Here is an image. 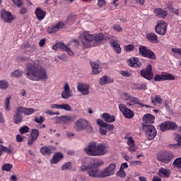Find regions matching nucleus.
<instances>
[{
  "mask_svg": "<svg viewBox=\"0 0 181 181\" xmlns=\"http://www.w3.org/2000/svg\"><path fill=\"white\" fill-rule=\"evenodd\" d=\"M116 168L117 165L115 163H110L107 167L100 171V177H110V176H112L115 173Z\"/></svg>",
  "mask_w": 181,
  "mask_h": 181,
  "instance_id": "nucleus-5",
  "label": "nucleus"
},
{
  "mask_svg": "<svg viewBox=\"0 0 181 181\" xmlns=\"http://www.w3.org/2000/svg\"><path fill=\"white\" fill-rule=\"evenodd\" d=\"M127 145L129 146L128 151H129V152H136V151H138V146H136V144H135V143Z\"/></svg>",
  "mask_w": 181,
  "mask_h": 181,
  "instance_id": "nucleus-44",
  "label": "nucleus"
},
{
  "mask_svg": "<svg viewBox=\"0 0 181 181\" xmlns=\"http://www.w3.org/2000/svg\"><path fill=\"white\" fill-rule=\"evenodd\" d=\"M170 170L161 168L158 170V176L160 177H169L170 176Z\"/></svg>",
  "mask_w": 181,
  "mask_h": 181,
  "instance_id": "nucleus-31",
  "label": "nucleus"
},
{
  "mask_svg": "<svg viewBox=\"0 0 181 181\" xmlns=\"http://www.w3.org/2000/svg\"><path fill=\"white\" fill-rule=\"evenodd\" d=\"M173 165L175 166V168H177V169H181V157L176 158L173 161Z\"/></svg>",
  "mask_w": 181,
  "mask_h": 181,
  "instance_id": "nucleus-47",
  "label": "nucleus"
},
{
  "mask_svg": "<svg viewBox=\"0 0 181 181\" xmlns=\"http://www.w3.org/2000/svg\"><path fill=\"white\" fill-rule=\"evenodd\" d=\"M53 50H56L57 49H61L63 52H66L69 56H74V52L70 49V47H67V45H64L63 42H58L55 44L52 47Z\"/></svg>",
  "mask_w": 181,
  "mask_h": 181,
  "instance_id": "nucleus-13",
  "label": "nucleus"
},
{
  "mask_svg": "<svg viewBox=\"0 0 181 181\" xmlns=\"http://www.w3.org/2000/svg\"><path fill=\"white\" fill-rule=\"evenodd\" d=\"M76 117L71 115L62 116V124H70V122H74Z\"/></svg>",
  "mask_w": 181,
  "mask_h": 181,
  "instance_id": "nucleus-36",
  "label": "nucleus"
},
{
  "mask_svg": "<svg viewBox=\"0 0 181 181\" xmlns=\"http://www.w3.org/2000/svg\"><path fill=\"white\" fill-rule=\"evenodd\" d=\"M61 159H63V154L58 152L53 156L50 160V163L51 165H56V163H59Z\"/></svg>",
  "mask_w": 181,
  "mask_h": 181,
  "instance_id": "nucleus-30",
  "label": "nucleus"
},
{
  "mask_svg": "<svg viewBox=\"0 0 181 181\" xmlns=\"http://www.w3.org/2000/svg\"><path fill=\"white\" fill-rule=\"evenodd\" d=\"M96 122L98 125L102 127L103 128H107L108 131H114L115 126L114 124H110L104 122V120L101 119H97Z\"/></svg>",
  "mask_w": 181,
  "mask_h": 181,
  "instance_id": "nucleus-21",
  "label": "nucleus"
},
{
  "mask_svg": "<svg viewBox=\"0 0 181 181\" xmlns=\"http://www.w3.org/2000/svg\"><path fill=\"white\" fill-rule=\"evenodd\" d=\"M129 66H130V67H141V66H142V63L139 62V59L134 57L132 59L129 60Z\"/></svg>",
  "mask_w": 181,
  "mask_h": 181,
  "instance_id": "nucleus-33",
  "label": "nucleus"
},
{
  "mask_svg": "<svg viewBox=\"0 0 181 181\" xmlns=\"http://www.w3.org/2000/svg\"><path fill=\"white\" fill-rule=\"evenodd\" d=\"M139 54L143 57H147V59H151V60H155L156 59V55L152 50L148 49L146 47L140 46L139 47Z\"/></svg>",
  "mask_w": 181,
  "mask_h": 181,
  "instance_id": "nucleus-6",
  "label": "nucleus"
},
{
  "mask_svg": "<svg viewBox=\"0 0 181 181\" xmlns=\"http://www.w3.org/2000/svg\"><path fill=\"white\" fill-rule=\"evenodd\" d=\"M16 111L18 112H21V114H24L25 115H32L35 112V109L33 108H28L23 107H17L16 108Z\"/></svg>",
  "mask_w": 181,
  "mask_h": 181,
  "instance_id": "nucleus-22",
  "label": "nucleus"
},
{
  "mask_svg": "<svg viewBox=\"0 0 181 181\" xmlns=\"http://www.w3.org/2000/svg\"><path fill=\"white\" fill-rule=\"evenodd\" d=\"M42 155H52L53 153V147L44 146L40 148V151Z\"/></svg>",
  "mask_w": 181,
  "mask_h": 181,
  "instance_id": "nucleus-35",
  "label": "nucleus"
},
{
  "mask_svg": "<svg viewBox=\"0 0 181 181\" xmlns=\"http://www.w3.org/2000/svg\"><path fill=\"white\" fill-rule=\"evenodd\" d=\"M12 2H13V4L16 5V6H18V8H20V6H22L23 4L22 0H12Z\"/></svg>",
  "mask_w": 181,
  "mask_h": 181,
  "instance_id": "nucleus-62",
  "label": "nucleus"
},
{
  "mask_svg": "<svg viewBox=\"0 0 181 181\" xmlns=\"http://www.w3.org/2000/svg\"><path fill=\"white\" fill-rule=\"evenodd\" d=\"M21 114H22L21 112L16 111V114L13 115L14 124H21L23 121V117Z\"/></svg>",
  "mask_w": 181,
  "mask_h": 181,
  "instance_id": "nucleus-34",
  "label": "nucleus"
},
{
  "mask_svg": "<svg viewBox=\"0 0 181 181\" xmlns=\"http://www.w3.org/2000/svg\"><path fill=\"white\" fill-rule=\"evenodd\" d=\"M76 88L82 95H88L90 94V86L81 83H78Z\"/></svg>",
  "mask_w": 181,
  "mask_h": 181,
  "instance_id": "nucleus-16",
  "label": "nucleus"
},
{
  "mask_svg": "<svg viewBox=\"0 0 181 181\" xmlns=\"http://www.w3.org/2000/svg\"><path fill=\"white\" fill-rule=\"evenodd\" d=\"M111 46L116 54H119V53H121V45H119V41L115 40H112L111 42Z\"/></svg>",
  "mask_w": 181,
  "mask_h": 181,
  "instance_id": "nucleus-29",
  "label": "nucleus"
},
{
  "mask_svg": "<svg viewBox=\"0 0 181 181\" xmlns=\"http://www.w3.org/2000/svg\"><path fill=\"white\" fill-rule=\"evenodd\" d=\"M93 74H100L103 71V66L100 65L98 62H90Z\"/></svg>",
  "mask_w": 181,
  "mask_h": 181,
  "instance_id": "nucleus-19",
  "label": "nucleus"
},
{
  "mask_svg": "<svg viewBox=\"0 0 181 181\" xmlns=\"http://www.w3.org/2000/svg\"><path fill=\"white\" fill-rule=\"evenodd\" d=\"M154 13H156V16H158V18H165V16L168 15V11L162 8H156L154 10Z\"/></svg>",
  "mask_w": 181,
  "mask_h": 181,
  "instance_id": "nucleus-38",
  "label": "nucleus"
},
{
  "mask_svg": "<svg viewBox=\"0 0 181 181\" xmlns=\"http://www.w3.org/2000/svg\"><path fill=\"white\" fill-rule=\"evenodd\" d=\"M141 76L146 80L151 81L153 78V72L152 71V65H147L145 69L141 71Z\"/></svg>",
  "mask_w": 181,
  "mask_h": 181,
  "instance_id": "nucleus-11",
  "label": "nucleus"
},
{
  "mask_svg": "<svg viewBox=\"0 0 181 181\" xmlns=\"http://www.w3.org/2000/svg\"><path fill=\"white\" fill-rule=\"evenodd\" d=\"M170 129H173V131L177 129V124L170 121L164 122L160 124V130L162 131V132H165V131H169Z\"/></svg>",
  "mask_w": 181,
  "mask_h": 181,
  "instance_id": "nucleus-9",
  "label": "nucleus"
},
{
  "mask_svg": "<svg viewBox=\"0 0 181 181\" xmlns=\"http://www.w3.org/2000/svg\"><path fill=\"white\" fill-rule=\"evenodd\" d=\"M155 30L158 35L165 36L168 32V24L165 21H158L155 27Z\"/></svg>",
  "mask_w": 181,
  "mask_h": 181,
  "instance_id": "nucleus-8",
  "label": "nucleus"
},
{
  "mask_svg": "<svg viewBox=\"0 0 181 181\" xmlns=\"http://www.w3.org/2000/svg\"><path fill=\"white\" fill-rule=\"evenodd\" d=\"M19 132L21 134V135H23V134H28L29 132V127L28 126H23L19 129Z\"/></svg>",
  "mask_w": 181,
  "mask_h": 181,
  "instance_id": "nucleus-48",
  "label": "nucleus"
},
{
  "mask_svg": "<svg viewBox=\"0 0 181 181\" xmlns=\"http://www.w3.org/2000/svg\"><path fill=\"white\" fill-rule=\"evenodd\" d=\"M104 163H105L104 160L101 159H98L93 163V166H94L95 168H98V166H103Z\"/></svg>",
  "mask_w": 181,
  "mask_h": 181,
  "instance_id": "nucleus-54",
  "label": "nucleus"
},
{
  "mask_svg": "<svg viewBox=\"0 0 181 181\" xmlns=\"http://www.w3.org/2000/svg\"><path fill=\"white\" fill-rule=\"evenodd\" d=\"M142 129L145 132L146 136L148 139V141H152L153 139H155V136H156L157 135V132L156 129L155 128V127H153V125L143 124Z\"/></svg>",
  "mask_w": 181,
  "mask_h": 181,
  "instance_id": "nucleus-4",
  "label": "nucleus"
},
{
  "mask_svg": "<svg viewBox=\"0 0 181 181\" xmlns=\"http://www.w3.org/2000/svg\"><path fill=\"white\" fill-rule=\"evenodd\" d=\"M81 37H82L87 42H93V40H94V35L90 34V33L88 31H85L82 34H81Z\"/></svg>",
  "mask_w": 181,
  "mask_h": 181,
  "instance_id": "nucleus-32",
  "label": "nucleus"
},
{
  "mask_svg": "<svg viewBox=\"0 0 181 181\" xmlns=\"http://www.w3.org/2000/svg\"><path fill=\"white\" fill-rule=\"evenodd\" d=\"M117 176H119V177H125L127 176V173H125V171L120 168V170L117 173Z\"/></svg>",
  "mask_w": 181,
  "mask_h": 181,
  "instance_id": "nucleus-57",
  "label": "nucleus"
},
{
  "mask_svg": "<svg viewBox=\"0 0 181 181\" xmlns=\"http://www.w3.org/2000/svg\"><path fill=\"white\" fill-rule=\"evenodd\" d=\"M35 14L36 16V18L37 21H43L45 18L46 17V11L42 10L40 8H37L35 10Z\"/></svg>",
  "mask_w": 181,
  "mask_h": 181,
  "instance_id": "nucleus-25",
  "label": "nucleus"
},
{
  "mask_svg": "<svg viewBox=\"0 0 181 181\" xmlns=\"http://www.w3.org/2000/svg\"><path fill=\"white\" fill-rule=\"evenodd\" d=\"M143 124H146V125H151L155 122V116L149 113L146 114L143 117Z\"/></svg>",
  "mask_w": 181,
  "mask_h": 181,
  "instance_id": "nucleus-24",
  "label": "nucleus"
},
{
  "mask_svg": "<svg viewBox=\"0 0 181 181\" xmlns=\"http://www.w3.org/2000/svg\"><path fill=\"white\" fill-rule=\"evenodd\" d=\"M174 141L177 144H173L170 145L173 149H180L181 148V136L180 134H175L174 136Z\"/></svg>",
  "mask_w": 181,
  "mask_h": 181,
  "instance_id": "nucleus-27",
  "label": "nucleus"
},
{
  "mask_svg": "<svg viewBox=\"0 0 181 181\" xmlns=\"http://www.w3.org/2000/svg\"><path fill=\"white\" fill-rule=\"evenodd\" d=\"M127 145L129 146L128 151H129V152H136V151H138V146H136V144H135V143Z\"/></svg>",
  "mask_w": 181,
  "mask_h": 181,
  "instance_id": "nucleus-45",
  "label": "nucleus"
},
{
  "mask_svg": "<svg viewBox=\"0 0 181 181\" xmlns=\"http://www.w3.org/2000/svg\"><path fill=\"white\" fill-rule=\"evenodd\" d=\"M10 103H11V97L6 98L4 105L6 111H11V106H9Z\"/></svg>",
  "mask_w": 181,
  "mask_h": 181,
  "instance_id": "nucleus-52",
  "label": "nucleus"
},
{
  "mask_svg": "<svg viewBox=\"0 0 181 181\" xmlns=\"http://www.w3.org/2000/svg\"><path fill=\"white\" fill-rule=\"evenodd\" d=\"M61 110H64V111H71V107L66 103L61 104Z\"/></svg>",
  "mask_w": 181,
  "mask_h": 181,
  "instance_id": "nucleus-51",
  "label": "nucleus"
},
{
  "mask_svg": "<svg viewBox=\"0 0 181 181\" xmlns=\"http://www.w3.org/2000/svg\"><path fill=\"white\" fill-rule=\"evenodd\" d=\"M119 74L123 76V77H131L132 76V74L129 73L127 71H120Z\"/></svg>",
  "mask_w": 181,
  "mask_h": 181,
  "instance_id": "nucleus-58",
  "label": "nucleus"
},
{
  "mask_svg": "<svg viewBox=\"0 0 181 181\" xmlns=\"http://www.w3.org/2000/svg\"><path fill=\"white\" fill-rule=\"evenodd\" d=\"M105 36L103 33H98L96 35H94V40L97 43H101L102 40H104Z\"/></svg>",
  "mask_w": 181,
  "mask_h": 181,
  "instance_id": "nucleus-41",
  "label": "nucleus"
},
{
  "mask_svg": "<svg viewBox=\"0 0 181 181\" xmlns=\"http://www.w3.org/2000/svg\"><path fill=\"white\" fill-rule=\"evenodd\" d=\"M74 128L77 132H81L86 131L91 134L93 132V126L88 123V121L86 119H78L74 124Z\"/></svg>",
  "mask_w": 181,
  "mask_h": 181,
  "instance_id": "nucleus-3",
  "label": "nucleus"
},
{
  "mask_svg": "<svg viewBox=\"0 0 181 181\" xmlns=\"http://www.w3.org/2000/svg\"><path fill=\"white\" fill-rule=\"evenodd\" d=\"M54 121L55 124H63V116L55 117Z\"/></svg>",
  "mask_w": 181,
  "mask_h": 181,
  "instance_id": "nucleus-55",
  "label": "nucleus"
},
{
  "mask_svg": "<svg viewBox=\"0 0 181 181\" xmlns=\"http://www.w3.org/2000/svg\"><path fill=\"white\" fill-rule=\"evenodd\" d=\"M175 79V76H173L172 74H156L154 76L155 81H166L167 80L169 81H173Z\"/></svg>",
  "mask_w": 181,
  "mask_h": 181,
  "instance_id": "nucleus-12",
  "label": "nucleus"
},
{
  "mask_svg": "<svg viewBox=\"0 0 181 181\" xmlns=\"http://www.w3.org/2000/svg\"><path fill=\"white\" fill-rule=\"evenodd\" d=\"M9 87V83H8V81L5 80L0 81V89L1 90H6Z\"/></svg>",
  "mask_w": 181,
  "mask_h": 181,
  "instance_id": "nucleus-43",
  "label": "nucleus"
},
{
  "mask_svg": "<svg viewBox=\"0 0 181 181\" xmlns=\"http://www.w3.org/2000/svg\"><path fill=\"white\" fill-rule=\"evenodd\" d=\"M0 151L6 152V153H12V152H13V149H12V147L9 146V148H8L2 144H0Z\"/></svg>",
  "mask_w": 181,
  "mask_h": 181,
  "instance_id": "nucleus-40",
  "label": "nucleus"
},
{
  "mask_svg": "<svg viewBox=\"0 0 181 181\" xmlns=\"http://www.w3.org/2000/svg\"><path fill=\"white\" fill-rule=\"evenodd\" d=\"M125 52H132L134 50V45H128L124 46Z\"/></svg>",
  "mask_w": 181,
  "mask_h": 181,
  "instance_id": "nucleus-61",
  "label": "nucleus"
},
{
  "mask_svg": "<svg viewBox=\"0 0 181 181\" xmlns=\"http://www.w3.org/2000/svg\"><path fill=\"white\" fill-rule=\"evenodd\" d=\"M51 108L52 110H62V104L61 105H57V104H52L51 105Z\"/></svg>",
  "mask_w": 181,
  "mask_h": 181,
  "instance_id": "nucleus-64",
  "label": "nucleus"
},
{
  "mask_svg": "<svg viewBox=\"0 0 181 181\" xmlns=\"http://www.w3.org/2000/svg\"><path fill=\"white\" fill-rule=\"evenodd\" d=\"M84 152L88 156H104L108 153L104 144L95 141L89 143L84 148Z\"/></svg>",
  "mask_w": 181,
  "mask_h": 181,
  "instance_id": "nucleus-2",
  "label": "nucleus"
},
{
  "mask_svg": "<svg viewBox=\"0 0 181 181\" xmlns=\"http://www.w3.org/2000/svg\"><path fill=\"white\" fill-rule=\"evenodd\" d=\"M119 110H120L122 114H123L125 118H128L129 119H131V118H134V112H132L131 109L127 107V106L124 104H119Z\"/></svg>",
  "mask_w": 181,
  "mask_h": 181,
  "instance_id": "nucleus-10",
  "label": "nucleus"
},
{
  "mask_svg": "<svg viewBox=\"0 0 181 181\" xmlns=\"http://www.w3.org/2000/svg\"><path fill=\"white\" fill-rule=\"evenodd\" d=\"M27 50L28 52H29V53H33V52L36 50V45L33 44L30 45L29 47H27Z\"/></svg>",
  "mask_w": 181,
  "mask_h": 181,
  "instance_id": "nucleus-56",
  "label": "nucleus"
},
{
  "mask_svg": "<svg viewBox=\"0 0 181 181\" xmlns=\"http://www.w3.org/2000/svg\"><path fill=\"white\" fill-rule=\"evenodd\" d=\"M0 18L6 23H12V21H13V16H12V13L5 9L1 11Z\"/></svg>",
  "mask_w": 181,
  "mask_h": 181,
  "instance_id": "nucleus-14",
  "label": "nucleus"
},
{
  "mask_svg": "<svg viewBox=\"0 0 181 181\" xmlns=\"http://www.w3.org/2000/svg\"><path fill=\"white\" fill-rule=\"evenodd\" d=\"M88 175L91 177H101V171L100 172V170L95 166L91 168L89 167V170H88Z\"/></svg>",
  "mask_w": 181,
  "mask_h": 181,
  "instance_id": "nucleus-20",
  "label": "nucleus"
},
{
  "mask_svg": "<svg viewBox=\"0 0 181 181\" xmlns=\"http://www.w3.org/2000/svg\"><path fill=\"white\" fill-rule=\"evenodd\" d=\"M102 118H103L105 122H115V117L114 115H110L108 113H103L102 115Z\"/></svg>",
  "mask_w": 181,
  "mask_h": 181,
  "instance_id": "nucleus-37",
  "label": "nucleus"
},
{
  "mask_svg": "<svg viewBox=\"0 0 181 181\" xmlns=\"http://www.w3.org/2000/svg\"><path fill=\"white\" fill-rule=\"evenodd\" d=\"M25 77L31 81H46L49 78V75L39 62L35 61L27 64Z\"/></svg>",
  "mask_w": 181,
  "mask_h": 181,
  "instance_id": "nucleus-1",
  "label": "nucleus"
},
{
  "mask_svg": "<svg viewBox=\"0 0 181 181\" xmlns=\"http://www.w3.org/2000/svg\"><path fill=\"white\" fill-rule=\"evenodd\" d=\"M39 130L33 129L30 134V139H29L27 142L28 145H33L35 141L39 138Z\"/></svg>",
  "mask_w": 181,
  "mask_h": 181,
  "instance_id": "nucleus-18",
  "label": "nucleus"
},
{
  "mask_svg": "<svg viewBox=\"0 0 181 181\" xmlns=\"http://www.w3.org/2000/svg\"><path fill=\"white\" fill-rule=\"evenodd\" d=\"M125 139L127 140V145H130L132 144H135V140H134L132 136H126Z\"/></svg>",
  "mask_w": 181,
  "mask_h": 181,
  "instance_id": "nucleus-59",
  "label": "nucleus"
},
{
  "mask_svg": "<svg viewBox=\"0 0 181 181\" xmlns=\"http://www.w3.org/2000/svg\"><path fill=\"white\" fill-rule=\"evenodd\" d=\"M64 28V24L62 22H59L51 28H48V33H56L59 29H63Z\"/></svg>",
  "mask_w": 181,
  "mask_h": 181,
  "instance_id": "nucleus-23",
  "label": "nucleus"
},
{
  "mask_svg": "<svg viewBox=\"0 0 181 181\" xmlns=\"http://www.w3.org/2000/svg\"><path fill=\"white\" fill-rule=\"evenodd\" d=\"M162 98H160V95H154L151 96V103L154 105H156L157 104H162Z\"/></svg>",
  "mask_w": 181,
  "mask_h": 181,
  "instance_id": "nucleus-39",
  "label": "nucleus"
},
{
  "mask_svg": "<svg viewBox=\"0 0 181 181\" xmlns=\"http://www.w3.org/2000/svg\"><path fill=\"white\" fill-rule=\"evenodd\" d=\"M136 90H146V84L141 83L136 86Z\"/></svg>",
  "mask_w": 181,
  "mask_h": 181,
  "instance_id": "nucleus-63",
  "label": "nucleus"
},
{
  "mask_svg": "<svg viewBox=\"0 0 181 181\" xmlns=\"http://www.w3.org/2000/svg\"><path fill=\"white\" fill-rule=\"evenodd\" d=\"M11 77H15L16 78H18L19 77L22 76V74H23V72L21 70H15L14 71L11 72Z\"/></svg>",
  "mask_w": 181,
  "mask_h": 181,
  "instance_id": "nucleus-42",
  "label": "nucleus"
},
{
  "mask_svg": "<svg viewBox=\"0 0 181 181\" xmlns=\"http://www.w3.org/2000/svg\"><path fill=\"white\" fill-rule=\"evenodd\" d=\"M80 169L81 172H86V170L88 172V170L90 169V166L86 165V163H84V160H83Z\"/></svg>",
  "mask_w": 181,
  "mask_h": 181,
  "instance_id": "nucleus-50",
  "label": "nucleus"
},
{
  "mask_svg": "<svg viewBox=\"0 0 181 181\" xmlns=\"http://www.w3.org/2000/svg\"><path fill=\"white\" fill-rule=\"evenodd\" d=\"M46 121V119L43 116L35 117L34 119V122H37V124H43Z\"/></svg>",
  "mask_w": 181,
  "mask_h": 181,
  "instance_id": "nucleus-49",
  "label": "nucleus"
},
{
  "mask_svg": "<svg viewBox=\"0 0 181 181\" xmlns=\"http://www.w3.org/2000/svg\"><path fill=\"white\" fill-rule=\"evenodd\" d=\"M112 29L115 30V32H121L122 30V28H121V25L118 24H115L112 26Z\"/></svg>",
  "mask_w": 181,
  "mask_h": 181,
  "instance_id": "nucleus-60",
  "label": "nucleus"
},
{
  "mask_svg": "<svg viewBox=\"0 0 181 181\" xmlns=\"http://www.w3.org/2000/svg\"><path fill=\"white\" fill-rule=\"evenodd\" d=\"M12 169V165L9 163H6L2 166V170H6V172H11Z\"/></svg>",
  "mask_w": 181,
  "mask_h": 181,
  "instance_id": "nucleus-53",
  "label": "nucleus"
},
{
  "mask_svg": "<svg viewBox=\"0 0 181 181\" xmlns=\"http://www.w3.org/2000/svg\"><path fill=\"white\" fill-rule=\"evenodd\" d=\"M146 39L150 42V43H159V40H158V35L155 33H148L146 35Z\"/></svg>",
  "mask_w": 181,
  "mask_h": 181,
  "instance_id": "nucleus-26",
  "label": "nucleus"
},
{
  "mask_svg": "<svg viewBox=\"0 0 181 181\" xmlns=\"http://www.w3.org/2000/svg\"><path fill=\"white\" fill-rule=\"evenodd\" d=\"M122 100H124V101H129V103H133L134 104H139V101L138 98L136 97H133L132 95H129V93H123L121 95Z\"/></svg>",
  "mask_w": 181,
  "mask_h": 181,
  "instance_id": "nucleus-17",
  "label": "nucleus"
},
{
  "mask_svg": "<svg viewBox=\"0 0 181 181\" xmlns=\"http://www.w3.org/2000/svg\"><path fill=\"white\" fill-rule=\"evenodd\" d=\"M111 83H114V79L107 76H103L99 80V84L100 86H105L106 84H110Z\"/></svg>",
  "mask_w": 181,
  "mask_h": 181,
  "instance_id": "nucleus-28",
  "label": "nucleus"
},
{
  "mask_svg": "<svg viewBox=\"0 0 181 181\" xmlns=\"http://www.w3.org/2000/svg\"><path fill=\"white\" fill-rule=\"evenodd\" d=\"M173 158V153L172 152H162L158 153L157 155V160L163 163H169Z\"/></svg>",
  "mask_w": 181,
  "mask_h": 181,
  "instance_id": "nucleus-7",
  "label": "nucleus"
},
{
  "mask_svg": "<svg viewBox=\"0 0 181 181\" xmlns=\"http://www.w3.org/2000/svg\"><path fill=\"white\" fill-rule=\"evenodd\" d=\"M72 95L73 92L71 91V89H70V86H69L68 83H64V90L61 94L62 98H63V100H69Z\"/></svg>",
  "mask_w": 181,
  "mask_h": 181,
  "instance_id": "nucleus-15",
  "label": "nucleus"
},
{
  "mask_svg": "<svg viewBox=\"0 0 181 181\" xmlns=\"http://www.w3.org/2000/svg\"><path fill=\"white\" fill-rule=\"evenodd\" d=\"M73 168L71 162L66 163L62 166V170H70Z\"/></svg>",
  "mask_w": 181,
  "mask_h": 181,
  "instance_id": "nucleus-46",
  "label": "nucleus"
}]
</instances>
